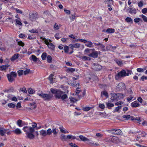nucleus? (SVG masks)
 <instances>
[{
	"instance_id": "obj_13",
	"label": "nucleus",
	"mask_w": 147,
	"mask_h": 147,
	"mask_svg": "<svg viewBox=\"0 0 147 147\" xmlns=\"http://www.w3.org/2000/svg\"><path fill=\"white\" fill-rule=\"evenodd\" d=\"M37 13H31L29 15V17L30 20L32 21L35 20L36 18V15Z\"/></svg>"
},
{
	"instance_id": "obj_44",
	"label": "nucleus",
	"mask_w": 147,
	"mask_h": 147,
	"mask_svg": "<svg viewBox=\"0 0 147 147\" xmlns=\"http://www.w3.org/2000/svg\"><path fill=\"white\" fill-rule=\"evenodd\" d=\"M64 50L65 53H68L69 51L68 47L67 46H65L64 47Z\"/></svg>"
},
{
	"instance_id": "obj_14",
	"label": "nucleus",
	"mask_w": 147,
	"mask_h": 147,
	"mask_svg": "<svg viewBox=\"0 0 147 147\" xmlns=\"http://www.w3.org/2000/svg\"><path fill=\"white\" fill-rule=\"evenodd\" d=\"M69 46H70V48L72 50H73L74 48H79L80 46V44L78 43H76L74 44H71L69 45Z\"/></svg>"
},
{
	"instance_id": "obj_55",
	"label": "nucleus",
	"mask_w": 147,
	"mask_h": 147,
	"mask_svg": "<svg viewBox=\"0 0 147 147\" xmlns=\"http://www.w3.org/2000/svg\"><path fill=\"white\" fill-rule=\"evenodd\" d=\"M69 99L70 101L73 102H75L78 100L72 97L70 98Z\"/></svg>"
},
{
	"instance_id": "obj_53",
	"label": "nucleus",
	"mask_w": 147,
	"mask_h": 147,
	"mask_svg": "<svg viewBox=\"0 0 147 147\" xmlns=\"http://www.w3.org/2000/svg\"><path fill=\"white\" fill-rule=\"evenodd\" d=\"M134 96L131 95L129 96L127 98V100L128 102H130L131 100L133 98Z\"/></svg>"
},
{
	"instance_id": "obj_37",
	"label": "nucleus",
	"mask_w": 147,
	"mask_h": 147,
	"mask_svg": "<svg viewBox=\"0 0 147 147\" xmlns=\"http://www.w3.org/2000/svg\"><path fill=\"white\" fill-rule=\"evenodd\" d=\"M146 67H145L144 68H138L137 69V71L138 72H143L144 71V70L146 69Z\"/></svg>"
},
{
	"instance_id": "obj_15",
	"label": "nucleus",
	"mask_w": 147,
	"mask_h": 147,
	"mask_svg": "<svg viewBox=\"0 0 147 147\" xmlns=\"http://www.w3.org/2000/svg\"><path fill=\"white\" fill-rule=\"evenodd\" d=\"M88 55L89 56L94 58H97L98 56V52L97 51L93 52L92 53Z\"/></svg>"
},
{
	"instance_id": "obj_23",
	"label": "nucleus",
	"mask_w": 147,
	"mask_h": 147,
	"mask_svg": "<svg viewBox=\"0 0 147 147\" xmlns=\"http://www.w3.org/2000/svg\"><path fill=\"white\" fill-rule=\"evenodd\" d=\"M79 138H80L81 140L83 141H88L89 139L84 137L83 136L80 135L79 136Z\"/></svg>"
},
{
	"instance_id": "obj_17",
	"label": "nucleus",
	"mask_w": 147,
	"mask_h": 147,
	"mask_svg": "<svg viewBox=\"0 0 147 147\" xmlns=\"http://www.w3.org/2000/svg\"><path fill=\"white\" fill-rule=\"evenodd\" d=\"M105 4H107L109 7H111V5L113 3V1L112 0H104Z\"/></svg>"
},
{
	"instance_id": "obj_30",
	"label": "nucleus",
	"mask_w": 147,
	"mask_h": 147,
	"mask_svg": "<svg viewBox=\"0 0 147 147\" xmlns=\"http://www.w3.org/2000/svg\"><path fill=\"white\" fill-rule=\"evenodd\" d=\"M58 90V89H54L53 88H51L50 89V91L53 94H54L55 95Z\"/></svg>"
},
{
	"instance_id": "obj_50",
	"label": "nucleus",
	"mask_w": 147,
	"mask_h": 147,
	"mask_svg": "<svg viewBox=\"0 0 147 147\" xmlns=\"http://www.w3.org/2000/svg\"><path fill=\"white\" fill-rule=\"evenodd\" d=\"M99 107L102 110H103L105 108V105L103 104L99 103L98 104Z\"/></svg>"
},
{
	"instance_id": "obj_34",
	"label": "nucleus",
	"mask_w": 147,
	"mask_h": 147,
	"mask_svg": "<svg viewBox=\"0 0 147 147\" xmlns=\"http://www.w3.org/2000/svg\"><path fill=\"white\" fill-rule=\"evenodd\" d=\"M52 132L53 133V135L55 137L57 136V134L58 131H56V129L55 128H53L52 130Z\"/></svg>"
},
{
	"instance_id": "obj_19",
	"label": "nucleus",
	"mask_w": 147,
	"mask_h": 147,
	"mask_svg": "<svg viewBox=\"0 0 147 147\" xmlns=\"http://www.w3.org/2000/svg\"><path fill=\"white\" fill-rule=\"evenodd\" d=\"M29 59L30 60H32L34 62H36L38 59L34 55H32L29 58Z\"/></svg>"
},
{
	"instance_id": "obj_63",
	"label": "nucleus",
	"mask_w": 147,
	"mask_h": 147,
	"mask_svg": "<svg viewBox=\"0 0 147 147\" xmlns=\"http://www.w3.org/2000/svg\"><path fill=\"white\" fill-rule=\"evenodd\" d=\"M32 128H33L34 129L36 128L37 126V124L35 122H33L32 123Z\"/></svg>"
},
{
	"instance_id": "obj_31",
	"label": "nucleus",
	"mask_w": 147,
	"mask_h": 147,
	"mask_svg": "<svg viewBox=\"0 0 147 147\" xmlns=\"http://www.w3.org/2000/svg\"><path fill=\"white\" fill-rule=\"evenodd\" d=\"M53 74H51L50 75L49 77V79L50 82L51 83H53V81L54 79L53 78Z\"/></svg>"
},
{
	"instance_id": "obj_12",
	"label": "nucleus",
	"mask_w": 147,
	"mask_h": 147,
	"mask_svg": "<svg viewBox=\"0 0 147 147\" xmlns=\"http://www.w3.org/2000/svg\"><path fill=\"white\" fill-rule=\"evenodd\" d=\"M63 94V92L62 91L59 90L55 95V96L56 98L60 99L61 95Z\"/></svg>"
},
{
	"instance_id": "obj_18",
	"label": "nucleus",
	"mask_w": 147,
	"mask_h": 147,
	"mask_svg": "<svg viewBox=\"0 0 147 147\" xmlns=\"http://www.w3.org/2000/svg\"><path fill=\"white\" fill-rule=\"evenodd\" d=\"M85 43V45L88 47L92 48L94 47L93 43L91 41L87 40V42Z\"/></svg>"
},
{
	"instance_id": "obj_21",
	"label": "nucleus",
	"mask_w": 147,
	"mask_h": 147,
	"mask_svg": "<svg viewBox=\"0 0 147 147\" xmlns=\"http://www.w3.org/2000/svg\"><path fill=\"white\" fill-rule=\"evenodd\" d=\"M7 76L8 81L10 82H12L15 80V78L9 74H7Z\"/></svg>"
},
{
	"instance_id": "obj_4",
	"label": "nucleus",
	"mask_w": 147,
	"mask_h": 147,
	"mask_svg": "<svg viewBox=\"0 0 147 147\" xmlns=\"http://www.w3.org/2000/svg\"><path fill=\"white\" fill-rule=\"evenodd\" d=\"M38 95L41 97L45 100H50L53 97V95L51 94H47L41 93L38 94Z\"/></svg>"
},
{
	"instance_id": "obj_64",
	"label": "nucleus",
	"mask_w": 147,
	"mask_h": 147,
	"mask_svg": "<svg viewBox=\"0 0 147 147\" xmlns=\"http://www.w3.org/2000/svg\"><path fill=\"white\" fill-rule=\"evenodd\" d=\"M69 145L71 147H78L77 145L73 143L72 142H71L69 143Z\"/></svg>"
},
{
	"instance_id": "obj_39",
	"label": "nucleus",
	"mask_w": 147,
	"mask_h": 147,
	"mask_svg": "<svg viewBox=\"0 0 147 147\" xmlns=\"http://www.w3.org/2000/svg\"><path fill=\"white\" fill-rule=\"evenodd\" d=\"M107 131L109 133L111 134H115V129H112L111 130H107Z\"/></svg>"
},
{
	"instance_id": "obj_28",
	"label": "nucleus",
	"mask_w": 147,
	"mask_h": 147,
	"mask_svg": "<svg viewBox=\"0 0 147 147\" xmlns=\"http://www.w3.org/2000/svg\"><path fill=\"white\" fill-rule=\"evenodd\" d=\"M23 123H22V121L20 120L19 119L18 120L17 122V125L20 127H21L23 126V125H22L23 124Z\"/></svg>"
},
{
	"instance_id": "obj_60",
	"label": "nucleus",
	"mask_w": 147,
	"mask_h": 147,
	"mask_svg": "<svg viewBox=\"0 0 147 147\" xmlns=\"http://www.w3.org/2000/svg\"><path fill=\"white\" fill-rule=\"evenodd\" d=\"M18 44L20 46L23 47L24 45V43L22 42L21 41H19L18 42Z\"/></svg>"
},
{
	"instance_id": "obj_32",
	"label": "nucleus",
	"mask_w": 147,
	"mask_h": 147,
	"mask_svg": "<svg viewBox=\"0 0 147 147\" xmlns=\"http://www.w3.org/2000/svg\"><path fill=\"white\" fill-rule=\"evenodd\" d=\"M125 20L126 22L128 23H130L131 24L133 23V21L132 19L129 17H127L125 19Z\"/></svg>"
},
{
	"instance_id": "obj_8",
	"label": "nucleus",
	"mask_w": 147,
	"mask_h": 147,
	"mask_svg": "<svg viewBox=\"0 0 147 147\" xmlns=\"http://www.w3.org/2000/svg\"><path fill=\"white\" fill-rule=\"evenodd\" d=\"M92 68L95 71H98L102 69V67L98 64L94 63L92 65Z\"/></svg>"
},
{
	"instance_id": "obj_62",
	"label": "nucleus",
	"mask_w": 147,
	"mask_h": 147,
	"mask_svg": "<svg viewBox=\"0 0 147 147\" xmlns=\"http://www.w3.org/2000/svg\"><path fill=\"white\" fill-rule=\"evenodd\" d=\"M61 26H59L57 24L55 23V25L54 26V28L55 29L58 30L59 29Z\"/></svg>"
},
{
	"instance_id": "obj_25",
	"label": "nucleus",
	"mask_w": 147,
	"mask_h": 147,
	"mask_svg": "<svg viewBox=\"0 0 147 147\" xmlns=\"http://www.w3.org/2000/svg\"><path fill=\"white\" fill-rule=\"evenodd\" d=\"M40 135L43 136H47L46 130H42L40 131Z\"/></svg>"
},
{
	"instance_id": "obj_61",
	"label": "nucleus",
	"mask_w": 147,
	"mask_h": 147,
	"mask_svg": "<svg viewBox=\"0 0 147 147\" xmlns=\"http://www.w3.org/2000/svg\"><path fill=\"white\" fill-rule=\"evenodd\" d=\"M18 75L19 76H20L21 75H22L24 72V71L23 70H20L18 71Z\"/></svg>"
},
{
	"instance_id": "obj_41",
	"label": "nucleus",
	"mask_w": 147,
	"mask_h": 147,
	"mask_svg": "<svg viewBox=\"0 0 147 147\" xmlns=\"http://www.w3.org/2000/svg\"><path fill=\"white\" fill-rule=\"evenodd\" d=\"M67 94H62L61 97L60 98L62 99L63 100H64L66 98H67Z\"/></svg>"
},
{
	"instance_id": "obj_27",
	"label": "nucleus",
	"mask_w": 147,
	"mask_h": 147,
	"mask_svg": "<svg viewBox=\"0 0 147 147\" xmlns=\"http://www.w3.org/2000/svg\"><path fill=\"white\" fill-rule=\"evenodd\" d=\"M115 31V30L113 28H108L106 31V32L109 33H114Z\"/></svg>"
},
{
	"instance_id": "obj_56",
	"label": "nucleus",
	"mask_w": 147,
	"mask_h": 147,
	"mask_svg": "<svg viewBox=\"0 0 147 147\" xmlns=\"http://www.w3.org/2000/svg\"><path fill=\"white\" fill-rule=\"evenodd\" d=\"M127 92L129 94L132 95L133 94V92L132 90L130 88L128 89Z\"/></svg>"
},
{
	"instance_id": "obj_40",
	"label": "nucleus",
	"mask_w": 147,
	"mask_h": 147,
	"mask_svg": "<svg viewBox=\"0 0 147 147\" xmlns=\"http://www.w3.org/2000/svg\"><path fill=\"white\" fill-rule=\"evenodd\" d=\"M47 61L49 63H51L52 61V57L50 55H48L47 57Z\"/></svg>"
},
{
	"instance_id": "obj_5",
	"label": "nucleus",
	"mask_w": 147,
	"mask_h": 147,
	"mask_svg": "<svg viewBox=\"0 0 147 147\" xmlns=\"http://www.w3.org/2000/svg\"><path fill=\"white\" fill-rule=\"evenodd\" d=\"M126 71L125 70L123 69L121 71L118 73L115 77L116 80H118L121 77H124L126 76Z\"/></svg>"
},
{
	"instance_id": "obj_48",
	"label": "nucleus",
	"mask_w": 147,
	"mask_h": 147,
	"mask_svg": "<svg viewBox=\"0 0 147 147\" xmlns=\"http://www.w3.org/2000/svg\"><path fill=\"white\" fill-rule=\"evenodd\" d=\"M69 18L72 21H73L76 18V17L74 14H72L71 15V16H70Z\"/></svg>"
},
{
	"instance_id": "obj_42",
	"label": "nucleus",
	"mask_w": 147,
	"mask_h": 147,
	"mask_svg": "<svg viewBox=\"0 0 147 147\" xmlns=\"http://www.w3.org/2000/svg\"><path fill=\"white\" fill-rule=\"evenodd\" d=\"M76 42L79 41L81 42H84V43H86L87 42V40H86L81 39H78L77 40H76Z\"/></svg>"
},
{
	"instance_id": "obj_26",
	"label": "nucleus",
	"mask_w": 147,
	"mask_h": 147,
	"mask_svg": "<svg viewBox=\"0 0 147 147\" xmlns=\"http://www.w3.org/2000/svg\"><path fill=\"white\" fill-rule=\"evenodd\" d=\"M111 136H110L109 137H106L104 140L103 141L106 142H111Z\"/></svg>"
},
{
	"instance_id": "obj_43",
	"label": "nucleus",
	"mask_w": 147,
	"mask_h": 147,
	"mask_svg": "<svg viewBox=\"0 0 147 147\" xmlns=\"http://www.w3.org/2000/svg\"><path fill=\"white\" fill-rule=\"evenodd\" d=\"M47 135H50L52 134V130L50 129H48L47 131H46Z\"/></svg>"
},
{
	"instance_id": "obj_1",
	"label": "nucleus",
	"mask_w": 147,
	"mask_h": 147,
	"mask_svg": "<svg viewBox=\"0 0 147 147\" xmlns=\"http://www.w3.org/2000/svg\"><path fill=\"white\" fill-rule=\"evenodd\" d=\"M111 98L112 101H114L115 100H118L123 98L125 96L124 94L119 93H111Z\"/></svg>"
},
{
	"instance_id": "obj_35",
	"label": "nucleus",
	"mask_w": 147,
	"mask_h": 147,
	"mask_svg": "<svg viewBox=\"0 0 147 147\" xmlns=\"http://www.w3.org/2000/svg\"><path fill=\"white\" fill-rule=\"evenodd\" d=\"M115 131H115V135H121L122 133V132L121 131V130L119 129H115Z\"/></svg>"
},
{
	"instance_id": "obj_10",
	"label": "nucleus",
	"mask_w": 147,
	"mask_h": 147,
	"mask_svg": "<svg viewBox=\"0 0 147 147\" xmlns=\"http://www.w3.org/2000/svg\"><path fill=\"white\" fill-rule=\"evenodd\" d=\"M125 86L124 83L121 82L119 83L117 86L116 88L118 90H122L125 89Z\"/></svg>"
},
{
	"instance_id": "obj_52",
	"label": "nucleus",
	"mask_w": 147,
	"mask_h": 147,
	"mask_svg": "<svg viewBox=\"0 0 147 147\" xmlns=\"http://www.w3.org/2000/svg\"><path fill=\"white\" fill-rule=\"evenodd\" d=\"M122 106H119L116 107L115 110L114 111V112H118L119 110L121 109Z\"/></svg>"
},
{
	"instance_id": "obj_45",
	"label": "nucleus",
	"mask_w": 147,
	"mask_h": 147,
	"mask_svg": "<svg viewBox=\"0 0 147 147\" xmlns=\"http://www.w3.org/2000/svg\"><path fill=\"white\" fill-rule=\"evenodd\" d=\"M102 94L104 95L107 97H108V94L106 91H104L103 92H101V97L102 96Z\"/></svg>"
},
{
	"instance_id": "obj_36",
	"label": "nucleus",
	"mask_w": 147,
	"mask_h": 147,
	"mask_svg": "<svg viewBox=\"0 0 147 147\" xmlns=\"http://www.w3.org/2000/svg\"><path fill=\"white\" fill-rule=\"evenodd\" d=\"M47 57V54L45 52H44L41 55L42 59L43 60L45 59Z\"/></svg>"
},
{
	"instance_id": "obj_46",
	"label": "nucleus",
	"mask_w": 147,
	"mask_h": 147,
	"mask_svg": "<svg viewBox=\"0 0 147 147\" xmlns=\"http://www.w3.org/2000/svg\"><path fill=\"white\" fill-rule=\"evenodd\" d=\"M140 16L142 18L144 22H147V17L146 16L143 15H140Z\"/></svg>"
},
{
	"instance_id": "obj_49",
	"label": "nucleus",
	"mask_w": 147,
	"mask_h": 147,
	"mask_svg": "<svg viewBox=\"0 0 147 147\" xmlns=\"http://www.w3.org/2000/svg\"><path fill=\"white\" fill-rule=\"evenodd\" d=\"M8 106L11 108H14L15 106L16 105L13 103H10L7 104Z\"/></svg>"
},
{
	"instance_id": "obj_2",
	"label": "nucleus",
	"mask_w": 147,
	"mask_h": 147,
	"mask_svg": "<svg viewBox=\"0 0 147 147\" xmlns=\"http://www.w3.org/2000/svg\"><path fill=\"white\" fill-rule=\"evenodd\" d=\"M60 139L63 141H66L67 140L70 139L73 140L76 139L78 140L75 136L72 135H68L66 136L65 135L62 134L61 135Z\"/></svg>"
},
{
	"instance_id": "obj_33",
	"label": "nucleus",
	"mask_w": 147,
	"mask_h": 147,
	"mask_svg": "<svg viewBox=\"0 0 147 147\" xmlns=\"http://www.w3.org/2000/svg\"><path fill=\"white\" fill-rule=\"evenodd\" d=\"M106 105L109 109H111V107H113L114 106L113 103H111L108 102L106 103Z\"/></svg>"
},
{
	"instance_id": "obj_54",
	"label": "nucleus",
	"mask_w": 147,
	"mask_h": 147,
	"mask_svg": "<svg viewBox=\"0 0 147 147\" xmlns=\"http://www.w3.org/2000/svg\"><path fill=\"white\" fill-rule=\"evenodd\" d=\"M126 76H128L132 74V71L127 70L126 71Z\"/></svg>"
},
{
	"instance_id": "obj_11",
	"label": "nucleus",
	"mask_w": 147,
	"mask_h": 147,
	"mask_svg": "<svg viewBox=\"0 0 147 147\" xmlns=\"http://www.w3.org/2000/svg\"><path fill=\"white\" fill-rule=\"evenodd\" d=\"M111 142L117 143L119 142V140L118 138L115 136H111Z\"/></svg>"
},
{
	"instance_id": "obj_22",
	"label": "nucleus",
	"mask_w": 147,
	"mask_h": 147,
	"mask_svg": "<svg viewBox=\"0 0 147 147\" xmlns=\"http://www.w3.org/2000/svg\"><path fill=\"white\" fill-rule=\"evenodd\" d=\"M13 132L17 135L21 134L22 132L21 130L19 128H17L13 131Z\"/></svg>"
},
{
	"instance_id": "obj_38",
	"label": "nucleus",
	"mask_w": 147,
	"mask_h": 147,
	"mask_svg": "<svg viewBox=\"0 0 147 147\" xmlns=\"http://www.w3.org/2000/svg\"><path fill=\"white\" fill-rule=\"evenodd\" d=\"M28 93L30 94H33L35 93V91L32 89L31 88H29L28 90Z\"/></svg>"
},
{
	"instance_id": "obj_7",
	"label": "nucleus",
	"mask_w": 147,
	"mask_h": 147,
	"mask_svg": "<svg viewBox=\"0 0 147 147\" xmlns=\"http://www.w3.org/2000/svg\"><path fill=\"white\" fill-rule=\"evenodd\" d=\"M10 133V131H9L8 129H5L1 127L0 128V135L1 136H3L5 133H7V135H9Z\"/></svg>"
},
{
	"instance_id": "obj_3",
	"label": "nucleus",
	"mask_w": 147,
	"mask_h": 147,
	"mask_svg": "<svg viewBox=\"0 0 147 147\" xmlns=\"http://www.w3.org/2000/svg\"><path fill=\"white\" fill-rule=\"evenodd\" d=\"M41 38L44 40V42L47 45L48 47L52 50H54L55 49V46L54 45L51 43L49 42V41L50 42H51V40H47L45 38L41 37Z\"/></svg>"
},
{
	"instance_id": "obj_59",
	"label": "nucleus",
	"mask_w": 147,
	"mask_h": 147,
	"mask_svg": "<svg viewBox=\"0 0 147 147\" xmlns=\"http://www.w3.org/2000/svg\"><path fill=\"white\" fill-rule=\"evenodd\" d=\"M29 32L32 33H37L38 32V31L36 29H32L29 30Z\"/></svg>"
},
{
	"instance_id": "obj_57",
	"label": "nucleus",
	"mask_w": 147,
	"mask_h": 147,
	"mask_svg": "<svg viewBox=\"0 0 147 147\" xmlns=\"http://www.w3.org/2000/svg\"><path fill=\"white\" fill-rule=\"evenodd\" d=\"M91 109V107H86L83 109V110L84 111H89Z\"/></svg>"
},
{
	"instance_id": "obj_58",
	"label": "nucleus",
	"mask_w": 147,
	"mask_h": 147,
	"mask_svg": "<svg viewBox=\"0 0 147 147\" xmlns=\"http://www.w3.org/2000/svg\"><path fill=\"white\" fill-rule=\"evenodd\" d=\"M20 90L21 91L23 92L24 93H26L27 92V90L26 88L25 87L23 88H20Z\"/></svg>"
},
{
	"instance_id": "obj_47",
	"label": "nucleus",
	"mask_w": 147,
	"mask_h": 147,
	"mask_svg": "<svg viewBox=\"0 0 147 147\" xmlns=\"http://www.w3.org/2000/svg\"><path fill=\"white\" fill-rule=\"evenodd\" d=\"M9 75L11 76H12L14 78L16 77L17 76L16 73L15 72L12 71Z\"/></svg>"
},
{
	"instance_id": "obj_6",
	"label": "nucleus",
	"mask_w": 147,
	"mask_h": 147,
	"mask_svg": "<svg viewBox=\"0 0 147 147\" xmlns=\"http://www.w3.org/2000/svg\"><path fill=\"white\" fill-rule=\"evenodd\" d=\"M22 130L26 133V134L28 133H33L34 132L35 129H34L33 128H32V127L28 126H24Z\"/></svg>"
},
{
	"instance_id": "obj_9",
	"label": "nucleus",
	"mask_w": 147,
	"mask_h": 147,
	"mask_svg": "<svg viewBox=\"0 0 147 147\" xmlns=\"http://www.w3.org/2000/svg\"><path fill=\"white\" fill-rule=\"evenodd\" d=\"M95 46H97L98 47V49H101L102 51H104L105 50V46L102 44L98 42V43H93Z\"/></svg>"
},
{
	"instance_id": "obj_51",
	"label": "nucleus",
	"mask_w": 147,
	"mask_h": 147,
	"mask_svg": "<svg viewBox=\"0 0 147 147\" xmlns=\"http://www.w3.org/2000/svg\"><path fill=\"white\" fill-rule=\"evenodd\" d=\"M15 21L16 22L15 24L16 25H18L20 26H21L22 25V23L20 20L18 19H16Z\"/></svg>"
},
{
	"instance_id": "obj_20",
	"label": "nucleus",
	"mask_w": 147,
	"mask_h": 147,
	"mask_svg": "<svg viewBox=\"0 0 147 147\" xmlns=\"http://www.w3.org/2000/svg\"><path fill=\"white\" fill-rule=\"evenodd\" d=\"M33 133H29L26 134L27 137L30 139H33L34 138V135L32 134Z\"/></svg>"
},
{
	"instance_id": "obj_29",
	"label": "nucleus",
	"mask_w": 147,
	"mask_h": 147,
	"mask_svg": "<svg viewBox=\"0 0 147 147\" xmlns=\"http://www.w3.org/2000/svg\"><path fill=\"white\" fill-rule=\"evenodd\" d=\"M9 65H4L2 66L1 67L0 69L1 70H5L8 67H9Z\"/></svg>"
},
{
	"instance_id": "obj_24",
	"label": "nucleus",
	"mask_w": 147,
	"mask_h": 147,
	"mask_svg": "<svg viewBox=\"0 0 147 147\" xmlns=\"http://www.w3.org/2000/svg\"><path fill=\"white\" fill-rule=\"evenodd\" d=\"M19 56V54H16L11 58V60L12 61H14L15 60L18 59Z\"/></svg>"
},
{
	"instance_id": "obj_16",
	"label": "nucleus",
	"mask_w": 147,
	"mask_h": 147,
	"mask_svg": "<svg viewBox=\"0 0 147 147\" xmlns=\"http://www.w3.org/2000/svg\"><path fill=\"white\" fill-rule=\"evenodd\" d=\"M131 106L133 108L137 107L140 106V104L136 101L132 102L131 104Z\"/></svg>"
}]
</instances>
